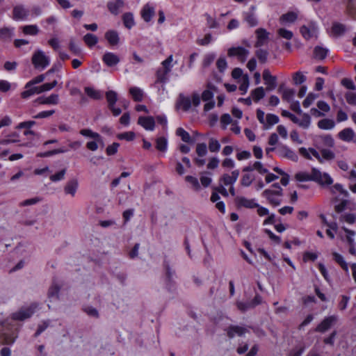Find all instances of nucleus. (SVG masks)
Here are the masks:
<instances>
[{
	"instance_id": "338daca9",
	"label": "nucleus",
	"mask_w": 356,
	"mask_h": 356,
	"mask_svg": "<svg viewBox=\"0 0 356 356\" xmlns=\"http://www.w3.org/2000/svg\"><path fill=\"white\" fill-rule=\"evenodd\" d=\"M66 173V170L63 169L54 175L50 176L49 179L53 182H57L64 179Z\"/></svg>"
},
{
	"instance_id": "4be33fe9",
	"label": "nucleus",
	"mask_w": 356,
	"mask_h": 356,
	"mask_svg": "<svg viewBox=\"0 0 356 356\" xmlns=\"http://www.w3.org/2000/svg\"><path fill=\"white\" fill-rule=\"evenodd\" d=\"M36 102L40 104L56 105L59 102V96L58 94H51L48 97H40Z\"/></svg>"
},
{
	"instance_id": "a211bd4d",
	"label": "nucleus",
	"mask_w": 356,
	"mask_h": 356,
	"mask_svg": "<svg viewBox=\"0 0 356 356\" xmlns=\"http://www.w3.org/2000/svg\"><path fill=\"white\" fill-rule=\"evenodd\" d=\"M140 14L145 22H149L155 15V8L152 4L148 3L143 7Z\"/></svg>"
},
{
	"instance_id": "052dcab7",
	"label": "nucleus",
	"mask_w": 356,
	"mask_h": 356,
	"mask_svg": "<svg viewBox=\"0 0 356 356\" xmlns=\"http://www.w3.org/2000/svg\"><path fill=\"white\" fill-rule=\"evenodd\" d=\"M295 91L293 89H284L282 91V99L288 102H291L294 97Z\"/></svg>"
},
{
	"instance_id": "e433bc0d",
	"label": "nucleus",
	"mask_w": 356,
	"mask_h": 356,
	"mask_svg": "<svg viewBox=\"0 0 356 356\" xmlns=\"http://www.w3.org/2000/svg\"><path fill=\"white\" fill-rule=\"evenodd\" d=\"M329 50L321 46H316L314 49V55L316 59L323 60L327 56Z\"/></svg>"
},
{
	"instance_id": "f3484780",
	"label": "nucleus",
	"mask_w": 356,
	"mask_h": 356,
	"mask_svg": "<svg viewBox=\"0 0 356 356\" xmlns=\"http://www.w3.org/2000/svg\"><path fill=\"white\" fill-rule=\"evenodd\" d=\"M102 61L106 66L113 67L120 63V59L117 54L106 51L102 56Z\"/></svg>"
},
{
	"instance_id": "4d7b16f0",
	"label": "nucleus",
	"mask_w": 356,
	"mask_h": 356,
	"mask_svg": "<svg viewBox=\"0 0 356 356\" xmlns=\"http://www.w3.org/2000/svg\"><path fill=\"white\" fill-rule=\"evenodd\" d=\"M332 31L336 35H341L346 31V27L341 23L334 22L332 24Z\"/></svg>"
},
{
	"instance_id": "0e129e2a",
	"label": "nucleus",
	"mask_w": 356,
	"mask_h": 356,
	"mask_svg": "<svg viewBox=\"0 0 356 356\" xmlns=\"http://www.w3.org/2000/svg\"><path fill=\"white\" fill-rule=\"evenodd\" d=\"M209 149L211 152H217L220 149V144L216 139L211 138L209 142Z\"/></svg>"
},
{
	"instance_id": "a18cd8bd",
	"label": "nucleus",
	"mask_w": 356,
	"mask_h": 356,
	"mask_svg": "<svg viewBox=\"0 0 356 356\" xmlns=\"http://www.w3.org/2000/svg\"><path fill=\"white\" fill-rule=\"evenodd\" d=\"M333 259L339 264L340 266L346 272H348V266L346 261L344 260L343 257L337 253H332Z\"/></svg>"
},
{
	"instance_id": "9d476101",
	"label": "nucleus",
	"mask_w": 356,
	"mask_h": 356,
	"mask_svg": "<svg viewBox=\"0 0 356 356\" xmlns=\"http://www.w3.org/2000/svg\"><path fill=\"white\" fill-rule=\"evenodd\" d=\"M235 203L238 208L254 209L259 207L254 199H248L243 196H237L235 198Z\"/></svg>"
},
{
	"instance_id": "09e8293b",
	"label": "nucleus",
	"mask_w": 356,
	"mask_h": 356,
	"mask_svg": "<svg viewBox=\"0 0 356 356\" xmlns=\"http://www.w3.org/2000/svg\"><path fill=\"white\" fill-rule=\"evenodd\" d=\"M348 15L353 19L356 18V0H348L346 6Z\"/></svg>"
},
{
	"instance_id": "c85d7f7f",
	"label": "nucleus",
	"mask_w": 356,
	"mask_h": 356,
	"mask_svg": "<svg viewBox=\"0 0 356 356\" xmlns=\"http://www.w3.org/2000/svg\"><path fill=\"white\" fill-rule=\"evenodd\" d=\"M317 172L319 173L317 179H314V181L318 183L319 184L324 185H331L333 183L332 178L330 176L329 174L326 172L322 173L319 170L317 169Z\"/></svg>"
},
{
	"instance_id": "c9c22d12",
	"label": "nucleus",
	"mask_w": 356,
	"mask_h": 356,
	"mask_svg": "<svg viewBox=\"0 0 356 356\" xmlns=\"http://www.w3.org/2000/svg\"><path fill=\"white\" fill-rule=\"evenodd\" d=\"M129 93L135 102H141L143 99L144 92L142 89L138 87H131Z\"/></svg>"
},
{
	"instance_id": "e2e57ef3",
	"label": "nucleus",
	"mask_w": 356,
	"mask_h": 356,
	"mask_svg": "<svg viewBox=\"0 0 356 356\" xmlns=\"http://www.w3.org/2000/svg\"><path fill=\"white\" fill-rule=\"evenodd\" d=\"M135 134L133 131H127L119 134L117 137L120 140H125L127 141H132L135 138Z\"/></svg>"
},
{
	"instance_id": "58836bf2",
	"label": "nucleus",
	"mask_w": 356,
	"mask_h": 356,
	"mask_svg": "<svg viewBox=\"0 0 356 356\" xmlns=\"http://www.w3.org/2000/svg\"><path fill=\"white\" fill-rule=\"evenodd\" d=\"M122 21L124 26L131 29L135 25L134 15L131 13H125L122 15Z\"/></svg>"
},
{
	"instance_id": "2f4dec72",
	"label": "nucleus",
	"mask_w": 356,
	"mask_h": 356,
	"mask_svg": "<svg viewBox=\"0 0 356 356\" xmlns=\"http://www.w3.org/2000/svg\"><path fill=\"white\" fill-rule=\"evenodd\" d=\"M298 19V13L293 11L288 12L280 17V21L282 24L293 23Z\"/></svg>"
},
{
	"instance_id": "de8ad7c7",
	"label": "nucleus",
	"mask_w": 356,
	"mask_h": 356,
	"mask_svg": "<svg viewBox=\"0 0 356 356\" xmlns=\"http://www.w3.org/2000/svg\"><path fill=\"white\" fill-rule=\"evenodd\" d=\"M251 95L252 97L253 100L255 102H258L265 96V91L263 87H258L254 90H252Z\"/></svg>"
},
{
	"instance_id": "2eb2a0df",
	"label": "nucleus",
	"mask_w": 356,
	"mask_h": 356,
	"mask_svg": "<svg viewBox=\"0 0 356 356\" xmlns=\"http://www.w3.org/2000/svg\"><path fill=\"white\" fill-rule=\"evenodd\" d=\"M263 79L265 81V84L267 86V90H273L277 87V78L276 76L271 75L268 69L264 70Z\"/></svg>"
},
{
	"instance_id": "bf43d9fd",
	"label": "nucleus",
	"mask_w": 356,
	"mask_h": 356,
	"mask_svg": "<svg viewBox=\"0 0 356 356\" xmlns=\"http://www.w3.org/2000/svg\"><path fill=\"white\" fill-rule=\"evenodd\" d=\"M332 193H335L336 191L339 192L344 197L349 196V193L343 188V186L340 184H335L331 188Z\"/></svg>"
},
{
	"instance_id": "49530a36",
	"label": "nucleus",
	"mask_w": 356,
	"mask_h": 356,
	"mask_svg": "<svg viewBox=\"0 0 356 356\" xmlns=\"http://www.w3.org/2000/svg\"><path fill=\"white\" fill-rule=\"evenodd\" d=\"M86 45L91 48L94 47L98 42V38L92 33H87L83 36V38Z\"/></svg>"
},
{
	"instance_id": "4c0bfd02",
	"label": "nucleus",
	"mask_w": 356,
	"mask_h": 356,
	"mask_svg": "<svg viewBox=\"0 0 356 356\" xmlns=\"http://www.w3.org/2000/svg\"><path fill=\"white\" fill-rule=\"evenodd\" d=\"M170 72V70H167L161 67L159 68L156 73V82L165 83L168 80V75Z\"/></svg>"
},
{
	"instance_id": "6ab92c4d",
	"label": "nucleus",
	"mask_w": 356,
	"mask_h": 356,
	"mask_svg": "<svg viewBox=\"0 0 356 356\" xmlns=\"http://www.w3.org/2000/svg\"><path fill=\"white\" fill-rule=\"evenodd\" d=\"M191 107V100L188 97L185 96L184 94H179L177 102H176V108L177 109H181L182 111L186 112Z\"/></svg>"
},
{
	"instance_id": "aec40b11",
	"label": "nucleus",
	"mask_w": 356,
	"mask_h": 356,
	"mask_svg": "<svg viewBox=\"0 0 356 356\" xmlns=\"http://www.w3.org/2000/svg\"><path fill=\"white\" fill-rule=\"evenodd\" d=\"M319 173L317 172V169L313 168L310 174H307L305 172H299L296 175V179L299 181H314V179H318V176Z\"/></svg>"
},
{
	"instance_id": "20e7f679",
	"label": "nucleus",
	"mask_w": 356,
	"mask_h": 356,
	"mask_svg": "<svg viewBox=\"0 0 356 356\" xmlns=\"http://www.w3.org/2000/svg\"><path fill=\"white\" fill-rule=\"evenodd\" d=\"M262 196L273 207L279 206L282 203V190L266 189Z\"/></svg>"
},
{
	"instance_id": "79ce46f5",
	"label": "nucleus",
	"mask_w": 356,
	"mask_h": 356,
	"mask_svg": "<svg viewBox=\"0 0 356 356\" xmlns=\"http://www.w3.org/2000/svg\"><path fill=\"white\" fill-rule=\"evenodd\" d=\"M156 148L162 152H165L168 149V140L164 136H161L156 140Z\"/></svg>"
},
{
	"instance_id": "680f3d73",
	"label": "nucleus",
	"mask_w": 356,
	"mask_h": 356,
	"mask_svg": "<svg viewBox=\"0 0 356 356\" xmlns=\"http://www.w3.org/2000/svg\"><path fill=\"white\" fill-rule=\"evenodd\" d=\"M83 312L89 316L98 318L99 315L97 309L92 306H86L83 309Z\"/></svg>"
},
{
	"instance_id": "c03bdc74",
	"label": "nucleus",
	"mask_w": 356,
	"mask_h": 356,
	"mask_svg": "<svg viewBox=\"0 0 356 356\" xmlns=\"http://www.w3.org/2000/svg\"><path fill=\"white\" fill-rule=\"evenodd\" d=\"M106 99L108 102V107L115 106L118 101V94L113 90H108L106 92Z\"/></svg>"
},
{
	"instance_id": "f03ea898",
	"label": "nucleus",
	"mask_w": 356,
	"mask_h": 356,
	"mask_svg": "<svg viewBox=\"0 0 356 356\" xmlns=\"http://www.w3.org/2000/svg\"><path fill=\"white\" fill-rule=\"evenodd\" d=\"M32 63L35 69L42 70L49 65L50 58L43 51L38 49L33 54Z\"/></svg>"
},
{
	"instance_id": "69168bd1",
	"label": "nucleus",
	"mask_w": 356,
	"mask_h": 356,
	"mask_svg": "<svg viewBox=\"0 0 356 356\" xmlns=\"http://www.w3.org/2000/svg\"><path fill=\"white\" fill-rule=\"evenodd\" d=\"M317 97L318 95L312 92L309 93L302 102L303 107H309V106L314 102V101L317 98Z\"/></svg>"
},
{
	"instance_id": "412c9836",
	"label": "nucleus",
	"mask_w": 356,
	"mask_h": 356,
	"mask_svg": "<svg viewBox=\"0 0 356 356\" xmlns=\"http://www.w3.org/2000/svg\"><path fill=\"white\" fill-rule=\"evenodd\" d=\"M300 154L307 159H312L311 154L314 156L320 163H322V157L321 154L314 148L300 147L299 149Z\"/></svg>"
},
{
	"instance_id": "6e6552de",
	"label": "nucleus",
	"mask_w": 356,
	"mask_h": 356,
	"mask_svg": "<svg viewBox=\"0 0 356 356\" xmlns=\"http://www.w3.org/2000/svg\"><path fill=\"white\" fill-rule=\"evenodd\" d=\"M315 146L318 149L325 147H332L334 145V140L330 134L318 136L315 138Z\"/></svg>"
},
{
	"instance_id": "ddd939ff",
	"label": "nucleus",
	"mask_w": 356,
	"mask_h": 356,
	"mask_svg": "<svg viewBox=\"0 0 356 356\" xmlns=\"http://www.w3.org/2000/svg\"><path fill=\"white\" fill-rule=\"evenodd\" d=\"M255 7L252 6L250 10L243 13L244 22H245L250 27H254L258 24V20L254 13Z\"/></svg>"
},
{
	"instance_id": "393cba45",
	"label": "nucleus",
	"mask_w": 356,
	"mask_h": 356,
	"mask_svg": "<svg viewBox=\"0 0 356 356\" xmlns=\"http://www.w3.org/2000/svg\"><path fill=\"white\" fill-rule=\"evenodd\" d=\"M255 33H256L257 38V41L255 44V47H261L262 45L264 44L265 42L268 40L269 33L266 31V29H262V28H259V29H257Z\"/></svg>"
},
{
	"instance_id": "37998d69",
	"label": "nucleus",
	"mask_w": 356,
	"mask_h": 356,
	"mask_svg": "<svg viewBox=\"0 0 356 356\" xmlns=\"http://www.w3.org/2000/svg\"><path fill=\"white\" fill-rule=\"evenodd\" d=\"M26 90L22 92L21 95L23 99H28L31 96L35 94L41 93L40 86H31L29 88H26Z\"/></svg>"
},
{
	"instance_id": "5fc2aeb1",
	"label": "nucleus",
	"mask_w": 356,
	"mask_h": 356,
	"mask_svg": "<svg viewBox=\"0 0 356 356\" xmlns=\"http://www.w3.org/2000/svg\"><path fill=\"white\" fill-rule=\"evenodd\" d=\"M185 180L186 182L191 184L192 188L195 191H199L200 190V188H201L200 184L199 183L198 179L196 177H193L191 175H188L185 177Z\"/></svg>"
},
{
	"instance_id": "ea45409f",
	"label": "nucleus",
	"mask_w": 356,
	"mask_h": 356,
	"mask_svg": "<svg viewBox=\"0 0 356 356\" xmlns=\"http://www.w3.org/2000/svg\"><path fill=\"white\" fill-rule=\"evenodd\" d=\"M85 92L90 98L96 100L101 99L103 97V94L100 90H97L91 87H86L84 88Z\"/></svg>"
},
{
	"instance_id": "7c9ffc66",
	"label": "nucleus",
	"mask_w": 356,
	"mask_h": 356,
	"mask_svg": "<svg viewBox=\"0 0 356 356\" xmlns=\"http://www.w3.org/2000/svg\"><path fill=\"white\" fill-rule=\"evenodd\" d=\"M317 126L323 130H331L334 128L335 122L332 119L324 118L318 122Z\"/></svg>"
},
{
	"instance_id": "a19ab883",
	"label": "nucleus",
	"mask_w": 356,
	"mask_h": 356,
	"mask_svg": "<svg viewBox=\"0 0 356 356\" xmlns=\"http://www.w3.org/2000/svg\"><path fill=\"white\" fill-rule=\"evenodd\" d=\"M213 89H215V86L210 83L207 85V89L204 90L201 95V98L204 102L213 99L214 94L212 91Z\"/></svg>"
},
{
	"instance_id": "f8f14e48",
	"label": "nucleus",
	"mask_w": 356,
	"mask_h": 356,
	"mask_svg": "<svg viewBox=\"0 0 356 356\" xmlns=\"http://www.w3.org/2000/svg\"><path fill=\"white\" fill-rule=\"evenodd\" d=\"M13 18L16 21L26 20L29 15V10L23 6H16L13 10Z\"/></svg>"
},
{
	"instance_id": "603ef678",
	"label": "nucleus",
	"mask_w": 356,
	"mask_h": 356,
	"mask_svg": "<svg viewBox=\"0 0 356 356\" xmlns=\"http://www.w3.org/2000/svg\"><path fill=\"white\" fill-rule=\"evenodd\" d=\"M22 31L25 35H36L39 29L37 25H26L22 27Z\"/></svg>"
},
{
	"instance_id": "13d9d810",
	"label": "nucleus",
	"mask_w": 356,
	"mask_h": 356,
	"mask_svg": "<svg viewBox=\"0 0 356 356\" xmlns=\"http://www.w3.org/2000/svg\"><path fill=\"white\" fill-rule=\"evenodd\" d=\"M256 56L261 63H265L267 60L268 52L266 50L259 49L256 51Z\"/></svg>"
},
{
	"instance_id": "5701e85b",
	"label": "nucleus",
	"mask_w": 356,
	"mask_h": 356,
	"mask_svg": "<svg viewBox=\"0 0 356 356\" xmlns=\"http://www.w3.org/2000/svg\"><path fill=\"white\" fill-rule=\"evenodd\" d=\"M124 3L122 0H114L108 2L107 7L108 10L113 15H118L123 8Z\"/></svg>"
},
{
	"instance_id": "8fccbe9b",
	"label": "nucleus",
	"mask_w": 356,
	"mask_h": 356,
	"mask_svg": "<svg viewBox=\"0 0 356 356\" xmlns=\"http://www.w3.org/2000/svg\"><path fill=\"white\" fill-rule=\"evenodd\" d=\"M302 118L300 119L298 126L302 129H307L309 127L311 124V117L309 114L302 113L300 114Z\"/></svg>"
},
{
	"instance_id": "9b49d317",
	"label": "nucleus",
	"mask_w": 356,
	"mask_h": 356,
	"mask_svg": "<svg viewBox=\"0 0 356 356\" xmlns=\"http://www.w3.org/2000/svg\"><path fill=\"white\" fill-rule=\"evenodd\" d=\"M249 51L242 47H232L228 50L229 56H237L238 59L242 63L246 60Z\"/></svg>"
},
{
	"instance_id": "b1692460",
	"label": "nucleus",
	"mask_w": 356,
	"mask_h": 356,
	"mask_svg": "<svg viewBox=\"0 0 356 356\" xmlns=\"http://www.w3.org/2000/svg\"><path fill=\"white\" fill-rule=\"evenodd\" d=\"M15 35V28L3 27L0 29V40L4 42H9Z\"/></svg>"
},
{
	"instance_id": "72a5a7b5",
	"label": "nucleus",
	"mask_w": 356,
	"mask_h": 356,
	"mask_svg": "<svg viewBox=\"0 0 356 356\" xmlns=\"http://www.w3.org/2000/svg\"><path fill=\"white\" fill-rule=\"evenodd\" d=\"M80 134L85 137L92 138L97 141L101 142L103 144L102 137L97 132L92 131L90 129H83L80 131Z\"/></svg>"
},
{
	"instance_id": "864d4df0",
	"label": "nucleus",
	"mask_w": 356,
	"mask_h": 356,
	"mask_svg": "<svg viewBox=\"0 0 356 356\" xmlns=\"http://www.w3.org/2000/svg\"><path fill=\"white\" fill-rule=\"evenodd\" d=\"M319 150L321 153V156L322 157V163L323 162V160L331 161L335 157V154L334 152L329 149L322 148Z\"/></svg>"
},
{
	"instance_id": "c756f323",
	"label": "nucleus",
	"mask_w": 356,
	"mask_h": 356,
	"mask_svg": "<svg viewBox=\"0 0 356 356\" xmlns=\"http://www.w3.org/2000/svg\"><path fill=\"white\" fill-rule=\"evenodd\" d=\"M246 332V329L243 327L238 325L229 326L227 329V336L229 338H233L236 335L242 336Z\"/></svg>"
},
{
	"instance_id": "1a4fd4ad",
	"label": "nucleus",
	"mask_w": 356,
	"mask_h": 356,
	"mask_svg": "<svg viewBox=\"0 0 356 356\" xmlns=\"http://www.w3.org/2000/svg\"><path fill=\"white\" fill-rule=\"evenodd\" d=\"M337 317L334 315L325 317L316 327L315 331L324 333L328 330L337 321Z\"/></svg>"
},
{
	"instance_id": "423d86ee",
	"label": "nucleus",
	"mask_w": 356,
	"mask_h": 356,
	"mask_svg": "<svg viewBox=\"0 0 356 356\" xmlns=\"http://www.w3.org/2000/svg\"><path fill=\"white\" fill-rule=\"evenodd\" d=\"M163 267L165 270V288L167 289L168 291H172L175 289V282L174 281L175 271L170 268L169 262L166 260L163 261Z\"/></svg>"
},
{
	"instance_id": "473e14b6",
	"label": "nucleus",
	"mask_w": 356,
	"mask_h": 356,
	"mask_svg": "<svg viewBox=\"0 0 356 356\" xmlns=\"http://www.w3.org/2000/svg\"><path fill=\"white\" fill-rule=\"evenodd\" d=\"M19 142V135L17 132H13L5 138H0V144L8 145Z\"/></svg>"
},
{
	"instance_id": "0eeeda50",
	"label": "nucleus",
	"mask_w": 356,
	"mask_h": 356,
	"mask_svg": "<svg viewBox=\"0 0 356 356\" xmlns=\"http://www.w3.org/2000/svg\"><path fill=\"white\" fill-rule=\"evenodd\" d=\"M276 152L279 156L288 159L292 161L296 162L298 160V156L295 151L282 143L278 144L276 147Z\"/></svg>"
},
{
	"instance_id": "cd10ccee",
	"label": "nucleus",
	"mask_w": 356,
	"mask_h": 356,
	"mask_svg": "<svg viewBox=\"0 0 356 356\" xmlns=\"http://www.w3.org/2000/svg\"><path fill=\"white\" fill-rule=\"evenodd\" d=\"M339 138L345 142L353 140L355 132L351 128H345L338 134Z\"/></svg>"
},
{
	"instance_id": "3c124183",
	"label": "nucleus",
	"mask_w": 356,
	"mask_h": 356,
	"mask_svg": "<svg viewBox=\"0 0 356 356\" xmlns=\"http://www.w3.org/2000/svg\"><path fill=\"white\" fill-rule=\"evenodd\" d=\"M176 134L181 137V140L185 143H191L193 142L190 134L181 127H179L177 129Z\"/></svg>"
},
{
	"instance_id": "bb28decb",
	"label": "nucleus",
	"mask_w": 356,
	"mask_h": 356,
	"mask_svg": "<svg viewBox=\"0 0 356 356\" xmlns=\"http://www.w3.org/2000/svg\"><path fill=\"white\" fill-rule=\"evenodd\" d=\"M60 289V286L55 280H54L47 293V296L50 301L58 298Z\"/></svg>"
},
{
	"instance_id": "39448f33",
	"label": "nucleus",
	"mask_w": 356,
	"mask_h": 356,
	"mask_svg": "<svg viewBox=\"0 0 356 356\" xmlns=\"http://www.w3.org/2000/svg\"><path fill=\"white\" fill-rule=\"evenodd\" d=\"M300 32L302 36L308 40L312 38H317L318 29L316 22H309L300 28Z\"/></svg>"
},
{
	"instance_id": "f704fd0d",
	"label": "nucleus",
	"mask_w": 356,
	"mask_h": 356,
	"mask_svg": "<svg viewBox=\"0 0 356 356\" xmlns=\"http://www.w3.org/2000/svg\"><path fill=\"white\" fill-rule=\"evenodd\" d=\"M105 38L111 45H116L119 42V35L117 31L109 30L105 33Z\"/></svg>"
},
{
	"instance_id": "6e6d98bb",
	"label": "nucleus",
	"mask_w": 356,
	"mask_h": 356,
	"mask_svg": "<svg viewBox=\"0 0 356 356\" xmlns=\"http://www.w3.org/2000/svg\"><path fill=\"white\" fill-rule=\"evenodd\" d=\"M339 220L348 224H353L356 221V215L355 213H344L341 215Z\"/></svg>"
},
{
	"instance_id": "7ed1b4c3",
	"label": "nucleus",
	"mask_w": 356,
	"mask_h": 356,
	"mask_svg": "<svg viewBox=\"0 0 356 356\" xmlns=\"http://www.w3.org/2000/svg\"><path fill=\"white\" fill-rule=\"evenodd\" d=\"M38 304L36 303H32L28 307H22L19 311L12 314L11 318L13 321L27 319L35 313Z\"/></svg>"
},
{
	"instance_id": "dca6fc26",
	"label": "nucleus",
	"mask_w": 356,
	"mask_h": 356,
	"mask_svg": "<svg viewBox=\"0 0 356 356\" xmlns=\"http://www.w3.org/2000/svg\"><path fill=\"white\" fill-rule=\"evenodd\" d=\"M138 124L147 131H153L155 128V120L152 116H140Z\"/></svg>"
},
{
	"instance_id": "a878e982",
	"label": "nucleus",
	"mask_w": 356,
	"mask_h": 356,
	"mask_svg": "<svg viewBox=\"0 0 356 356\" xmlns=\"http://www.w3.org/2000/svg\"><path fill=\"white\" fill-rule=\"evenodd\" d=\"M79 186L76 179H72L68 181L64 188L65 194H70L74 197L76 194Z\"/></svg>"
},
{
	"instance_id": "f257e3e1",
	"label": "nucleus",
	"mask_w": 356,
	"mask_h": 356,
	"mask_svg": "<svg viewBox=\"0 0 356 356\" xmlns=\"http://www.w3.org/2000/svg\"><path fill=\"white\" fill-rule=\"evenodd\" d=\"M2 330L0 334V343L3 345H12L18 337L19 326L15 322L6 320L1 323Z\"/></svg>"
},
{
	"instance_id": "774afa93",
	"label": "nucleus",
	"mask_w": 356,
	"mask_h": 356,
	"mask_svg": "<svg viewBox=\"0 0 356 356\" xmlns=\"http://www.w3.org/2000/svg\"><path fill=\"white\" fill-rule=\"evenodd\" d=\"M345 97L348 104L356 106V93L353 92H346Z\"/></svg>"
},
{
	"instance_id": "4468645a",
	"label": "nucleus",
	"mask_w": 356,
	"mask_h": 356,
	"mask_svg": "<svg viewBox=\"0 0 356 356\" xmlns=\"http://www.w3.org/2000/svg\"><path fill=\"white\" fill-rule=\"evenodd\" d=\"M239 173L240 172L238 170H233L231 175L225 173L222 175V176L220 178L219 181L224 186H232L237 181Z\"/></svg>"
}]
</instances>
